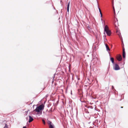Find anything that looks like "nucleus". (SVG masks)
<instances>
[{
	"instance_id": "nucleus-1",
	"label": "nucleus",
	"mask_w": 128,
	"mask_h": 128,
	"mask_svg": "<svg viewBox=\"0 0 128 128\" xmlns=\"http://www.w3.org/2000/svg\"><path fill=\"white\" fill-rule=\"evenodd\" d=\"M104 32H105L107 35L108 36H110L111 34V32L109 30L108 27L107 25L105 26L104 28Z\"/></svg>"
},
{
	"instance_id": "nucleus-2",
	"label": "nucleus",
	"mask_w": 128,
	"mask_h": 128,
	"mask_svg": "<svg viewBox=\"0 0 128 128\" xmlns=\"http://www.w3.org/2000/svg\"><path fill=\"white\" fill-rule=\"evenodd\" d=\"M41 110L38 107V106L37 107L36 109L34 110V111H35L36 112H38V114H39V115H40L42 114V111H41Z\"/></svg>"
},
{
	"instance_id": "nucleus-3",
	"label": "nucleus",
	"mask_w": 128,
	"mask_h": 128,
	"mask_svg": "<svg viewBox=\"0 0 128 128\" xmlns=\"http://www.w3.org/2000/svg\"><path fill=\"white\" fill-rule=\"evenodd\" d=\"M113 69L115 70H119L120 68L118 65L117 64H116L113 67Z\"/></svg>"
},
{
	"instance_id": "nucleus-4",
	"label": "nucleus",
	"mask_w": 128,
	"mask_h": 128,
	"mask_svg": "<svg viewBox=\"0 0 128 128\" xmlns=\"http://www.w3.org/2000/svg\"><path fill=\"white\" fill-rule=\"evenodd\" d=\"M38 107L41 110H43L44 109V105L43 104H42Z\"/></svg>"
},
{
	"instance_id": "nucleus-5",
	"label": "nucleus",
	"mask_w": 128,
	"mask_h": 128,
	"mask_svg": "<svg viewBox=\"0 0 128 128\" xmlns=\"http://www.w3.org/2000/svg\"><path fill=\"white\" fill-rule=\"evenodd\" d=\"M117 58L118 60L119 61H121L122 59V56L120 55H119L117 57Z\"/></svg>"
},
{
	"instance_id": "nucleus-6",
	"label": "nucleus",
	"mask_w": 128,
	"mask_h": 128,
	"mask_svg": "<svg viewBox=\"0 0 128 128\" xmlns=\"http://www.w3.org/2000/svg\"><path fill=\"white\" fill-rule=\"evenodd\" d=\"M126 53L125 51V49L124 48V47L123 49V53L122 56L124 58H125L126 57Z\"/></svg>"
},
{
	"instance_id": "nucleus-7",
	"label": "nucleus",
	"mask_w": 128,
	"mask_h": 128,
	"mask_svg": "<svg viewBox=\"0 0 128 128\" xmlns=\"http://www.w3.org/2000/svg\"><path fill=\"white\" fill-rule=\"evenodd\" d=\"M117 32L119 36V37L122 39V42H123L122 38V36H121V34L120 32H118V31Z\"/></svg>"
},
{
	"instance_id": "nucleus-8",
	"label": "nucleus",
	"mask_w": 128,
	"mask_h": 128,
	"mask_svg": "<svg viewBox=\"0 0 128 128\" xmlns=\"http://www.w3.org/2000/svg\"><path fill=\"white\" fill-rule=\"evenodd\" d=\"M29 119L28 122H32L34 120L33 118L30 116H29Z\"/></svg>"
},
{
	"instance_id": "nucleus-9",
	"label": "nucleus",
	"mask_w": 128,
	"mask_h": 128,
	"mask_svg": "<svg viewBox=\"0 0 128 128\" xmlns=\"http://www.w3.org/2000/svg\"><path fill=\"white\" fill-rule=\"evenodd\" d=\"M105 46L106 48V50L107 51H110V49L108 46L106 44H105Z\"/></svg>"
},
{
	"instance_id": "nucleus-10",
	"label": "nucleus",
	"mask_w": 128,
	"mask_h": 128,
	"mask_svg": "<svg viewBox=\"0 0 128 128\" xmlns=\"http://www.w3.org/2000/svg\"><path fill=\"white\" fill-rule=\"evenodd\" d=\"M110 60L111 61L112 63L113 64H114V59L113 58L110 57Z\"/></svg>"
},
{
	"instance_id": "nucleus-11",
	"label": "nucleus",
	"mask_w": 128,
	"mask_h": 128,
	"mask_svg": "<svg viewBox=\"0 0 128 128\" xmlns=\"http://www.w3.org/2000/svg\"><path fill=\"white\" fill-rule=\"evenodd\" d=\"M88 26H87L88 29L91 32L92 31L91 29L89 26V25H88Z\"/></svg>"
},
{
	"instance_id": "nucleus-12",
	"label": "nucleus",
	"mask_w": 128,
	"mask_h": 128,
	"mask_svg": "<svg viewBox=\"0 0 128 128\" xmlns=\"http://www.w3.org/2000/svg\"><path fill=\"white\" fill-rule=\"evenodd\" d=\"M8 126L7 125V124H5V126L3 128H8Z\"/></svg>"
},
{
	"instance_id": "nucleus-13",
	"label": "nucleus",
	"mask_w": 128,
	"mask_h": 128,
	"mask_svg": "<svg viewBox=\"0 0 128 128\" xmlns=\"http://www.w3.org/2000/svg\"><path fill=\"white\" fill-rule=\"evenodd\" d=\"M49 128H54V126L52 125H50Z\"/></svg>"
},
{
	"instance_id": "nucleus-14",
	"label": "nucleus",
	"mask_w": 128,
	"mask_h": 128,
	"mask_svg": "<svg viewBox=\"0 0 128 128\" xmlns=\"http://www.w3.org/2000/svg\"><path fill=\"white\" fill-rule=\"evenodd\" d=\"M87 108H90L92 109L93 108L92 106H87Z\"/></svg>"
},
{
	"instance_id": "nucleus-15",
	"label": "nucleus",
	"mask_w": 128,
	"mask_h": 128,
	"mask_svg": "<svg viewBox=\"0 0 128 128\" xmlns=\"http://www.w3.org/2000/svg\"><path fill=\"white\" fill-rule=\"evenodd\" d=\"M98 9H99V12H100V14H101V13H102V12H101V10H100V8H99L98 6Z\"/></svg>"
},
{
	"instance_id": "nucleus-16",
	"label": "nucleus",
	"mask_w": 128,
	"mask_h": 128,
	"mask_svg": "<svg viewBox=\"0 0 128 128\" xmlns=\"http://www.w3.org/2000/svg\"><path fill=\"white\" fill-rule=\"evenodd\" d=\"M69 7H68V6L67 7V11L68 12H69Z\"/></svg>"
},
{
	"instance_id": "nucleus-17",
	"label": "nucleus",
	"mask_w": 128,
	"mask_h": 128,
	"mask_svg": "<svg viewBox=\"0 0 128 128\" xmlns=\"http://www.w3.org/2000/svg\"><path fill=\"white\" fill-rule=\"evenodd\" d=\"M42 122H43V124H46V122H45L44 120H42Z\"/></svg>"
},
{
	"instance_id": "nucleus-18",
	"label": "nucleus",
	"mask_w": 128,
	"mask_h": 128,
	"mask_svg": "<svg viewBox=\"0 0 128 128\" xmlns=\"http://www.w3.org/2000/svg\"><path fill=\"white\" fill-rule=\"evenodd\" d=\"M48 124H50V125H52V124H52V122H50V121H49V122H48Z\"/></svg>"
},
{
	"instance_id": "nucleus-19",
	"label": "nucleus",
	"mask_w": 128,
	"mask_h": 128,
	"mask_svg": "<svg viewBox=\"0 0 128 128\" xmlns=\"http://www.w3.org/2000/svg\"><path fill=\"white\" fill-rule=\"evenodd\" d=\"M102 24H104V25H105V24L104 23V21H103L102 22Z\"/></svg>"
},
{
	"instance_id": "nucleus-20",
	"label": "nucleus",
	"mask_w": 128,
	"mask_h": 128,
	"mask_svg": "<svg viewBox=\"0 0 128 128\" xmlns=\"http://www.w3.org/2000/svg\"><path fill=\"white\" fill-rule=\"evenodd\" d=\"M70 4V2H68V4L67 5V6H68V7H69Z\"/></svg>"
},
{
	"instance_id": "nucleus-21",
	"label": "nucleus",
	"mask_w": 128,
	"mask_h": 128,
	"mask_svg": "<svg viewBox=\"0 0 128 128\" xmlns=\"http://www.w3.org/2000/svg\"><path fill=\"white\" fill-rule=\"evenodd\" d=\"M92 124L91 125H89V126H90H90H92ZM90 128V127H89V128Z\"/></svg>"
},
{
	"instance_id": "nucleus-22",
	"label": "nucleus",
	"mask_w": 128,
	"mask_h": 128,
	"mask_svg": "<svg viewBox=\"0 0 128 128\" xmlns=\"http://www.w3.org/2000/svg\"><path fill=\"white\" fill-rule=\"evenodd\" d=\"M86 118L87 119H90V117H89L88 118Z\"/></svg>"
},
{
	"instance_id": "nucleus-23",
	"label": "nucleus",
	"mask_w": 128,
	"mask_h": 128,
	"mask_svg": "<svg viewBox=\"0 0 128 128\" xmlns=\"http://www.w3.org/2000/svg\"><path fill=\"white\" fill-rule=\"evenodd\" d=\"M62 1L61 0L60 1V4H61V5L62 6Z\"/></svg>"
},
{
	"instance_id": "nucleus-24",
	"label": "nucleus",
	"mask_w": 128,
	"mask_h": 128,
	"mask_svg": "<svg viewBox=\"0 0 128 128\" xmlns=\"http://www.w3.org/2000/svg\"><path fill=\"white\" fill-rule=\"evenodd\" d=\"M101 15V18H102V13H101V14H100Z\"/></svg>"
},
{
	"instance_id": "nucleus-25",
	"label": "nucleus",
	"mask_w": 128,
	"mask_h": 128,
	"mask_svg": "<svg viewBox=\"0 0 128 128\" xmlns=\"http://www.w3.org/2000/svg\"><path fill=\"white\" fill-rule=\"evenodd\" d=\"M91 122H88V124H89L90 123H91Z\"/></svg>"
},
{
	"instance_id": "nucleus-26",
	"label": "nucleus",
	"mask_w": 128,
	"mask_h": 128,
	"mask_svg": "<svg viewBox=\"0 0 128 128\" xmlns=\"http://www.w3.org/2000/svg\"><path fill=\"white\" fill-rule=\"evenodd\" d=\"M22 128H26V126H23Z\"/></svg>"
},
{
	"instance_id": "nucleus-27",
	"label": "nucleus",
	"mask_w": 128,
	"mask_h": 128,
	"mask_svg": "<svg viewBox=\"0 0 128 128\" xmlns=\"http://www.w3.org/2000/svg\"><path fill=\"white\" fill-rule=\"evenodd\" d=\"M114 88V86H112V89H113V88Z\"/></svg>"
},
{
	"instance_id": "nucleus-28",
	"label": "nucleus",
	"mask_w": 128,
	"mask_h": 128,
	"mask_svg": "<svg viewBox=\"0 0 128 128\" xmlns=\"http://www.w3.org/2000/svg\"><path fill=\"white\" fill-rule=\"evenodd\" d=\"M77 78L78 80H79L80 79L79 78H78L77 77Z\"/></svg>"
},
{
	"instance_id": "nucleus-29",
	"label": "nucleus",
	"mask_w": 128,
	"mask_h": 128,
	"mask_svg": "<svg viewBox=\"0 0 128 128\" xmlns=\"http://www.w3.org/2000/svg\"><path fill=\"white\" fill-rule=\"evenodd\" d=\"M101 20H102V22L103 21H102V18L101 19Z\"/></svg>"
},
{
	"instance_id": "nucleus-30",
	"label": "nucleus",
	"mask_w": 128,
	"mask_h": 128,
	"mask_svg": "<svg viewBox=\"0 0 128 128\" xmlns=\"http://www.w3.org/2000/svg\"><path fill=\"white\" fill-rule=\"evenodd\" d=\"M113 9H114V7H113Z\"/></svg>"
},
{
	"instance_id": "nucleus-31",
	"label": "nucleus",
	"mask_w": 128,
	"mask_h": 128,
	"mask_svg": "<svg viewBox=\"0 0 128 128\" xmlns=\"http://www.w3.org/2000/svg\"><path fill=\"white\" fill-rule=\"evenodd\" d=\"M96 1H97V4H98V2L97 1V0H96Z\"/></svg>"
},
{
	"instance_id": "nucleus-32",
	"label": "nucleus",
	"mask_w": 128,
	"mask_h": 128,
	"mask_svg": "<svg viewBox=\"0 0 128 128\" xmlns=\"http://www.w3.org/2000/svg\"><path fill=\"white\" fill-rule=\"evenodd\" d=\"M86 113H89V112H88L87 111V112Z\"/></svg>"
},
{
	"instance_id": "nucleus-33",
	"label": "nucleus",
	"mask_w": 128,
	"mask_h": 128,
	"mask_svg": "<svg viewBox=\"0 0 128 128\" xmlns=\"http://www.w3.org/2000/svg\"><path fill=\"white\" fill-rule=\"evenodd\" d=\"M123 108V107H122V106H121V108Z\"/></svg>"
},
{
	"instance_id": "nucleus-34",
	"label": "nucleus",
	"mask_w": 128,
	"mask_h": 128,
	"mask_svg": "<svg viewBox=\"0 0 128 128\" xmlns=\"http://www.w3.org/2000/svg\"><path fill=\"white\" fill-rule=\"evenodd\" d=\"M26 112V113H27L28 112V111H27V112Z\"/></svg>"
},
{
	"instance_id": "nucleus-35",
	"label": "nucleus",
	"mask_w": 128,
	"mask_h": 128,
	"mask_svg": "<svg viewBox=\"0 0 128 128\" xmlns=\"http://www.w3.org/2000/svg\"><path fill=\"white\" fill-rule=\"evenodd\" d=\"M61 13L62 12V10H61Z\"/></svg>"
},
{
	"instance_id": "nucleus-36",
	"label": "nucleus",
	"mask_w": 128,
	"mask_h": 128,
	"mask_svg": "<svg viewBox=\"0 0 128 128\" xmlns=\"http://www.w3.org/2000/svg\"><path fill=\"white\" fill-rule=\"evenodd\" d=\"M54 10H55V8L54 7Z\"/></svg>"
},
{
	"instance_id": "nucleus-37",
	"label": "nucleus",
	"mask_w": 128,
	"mask_h": 128,
	"mask_svg": "<svg viewBox=\"0 0 128 128\" xmlns=\"http://www.w3.org/2000/svg\"><path fill=\"white\" fill-rule=\"evenodd\" d=\"M93 118H94V117H93Z\"/></svg>"
},
{
	"instance_id": "nucleus-38",
	"label": "nucleus",
	"mask_w": 128,
	"mask_h": 128,
	"mask_svg": "<svg viewBox=\"0 0 128 128\" xmlns=\"http://www.w3.org/2000/svg\"><path fill=\"white\" fill-rule=\"evenodd\" d=\"M104 34H105V32H104Z\"/></svg>"
}]
</instances>
